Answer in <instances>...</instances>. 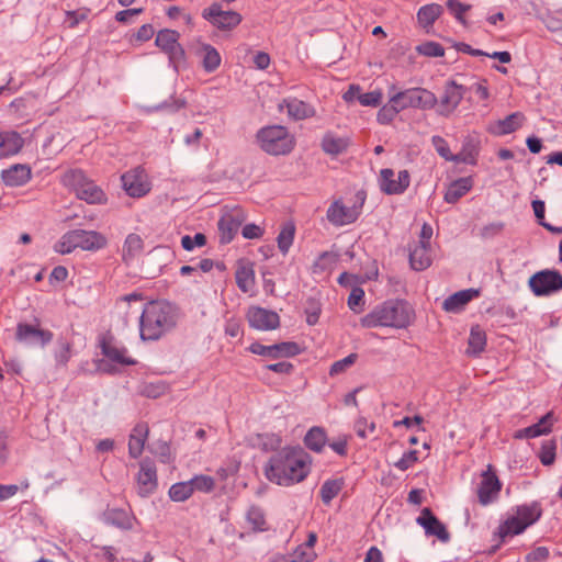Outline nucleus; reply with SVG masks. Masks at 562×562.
<instances>
[{"instance_id":"nucleus-25","label":"nucleus","mask_w":562,"mask_h":562,"mask_svg":"<svg viewBox=\"0 0 562 562\" xmlns=\"http://www.w3.org/2000/svg\"><path fill=\"white\" fill-rule=\"evenodd\" d=\"M195 55L201 61V66L206 72H214L222 63L218 50L207 43H201L195 48Z\"/></svg>"},{"instance_id":"nucleus-43","label":"nucleus","mask_w":562,"mask_h":562,"mask_svg":"<svg viewBox=\"0 0 562 562\" xmlns=\"http://www.w3.org/2000/svg\"><path fill=\"white\" fill-rule=\"evenodd\" d=\"M301 353L299 344L294 341H282L271 345L270 359L291 358Z\"/></svg>"},{"instance_id":"nucleus-62","label":"nucleus","mask_w":562,"mask_h":562,"mask_svg":"<svg viewBox=\"0 0 562 562\" xmlns=\"http://www.w3.org/2000/svg\"><path fill=\"white\" fill-rule=\"evenodd\" d=\"M349 438L347 435H340L328 445L338 456L346 457L348 454Z\"/></svg>"},{"instance_id":"nucleus-52","label":"nucleus","mask_w":562,"mask_h":562,"mask_svg":"<svg viewBox=\"0 0 562 562\" xmlns=\"http://www.w3.org/2000/svg\"><path fill=\"white\" fill-rule=\"evenodd\" d=\"M364 305V291L360 286H353L349 297H348V306L355 313H359L362 311Z\"/></svg>"},{"instance_id":"nucleus-5","label":"nucleus","mask_w":562,"mask_h":562,"mask_svg":"<svg viewBox=\"0 0 562 562\" xmlns=\"http://www.w3.org/2000/svg\"><path fill=\"white\" fill-rule=\"evenodd\" d=\"M60 182L88 204H105L108 202L104 190L88 178L82 169L75 168L65 171Z\"/></svg>"},{"instance_id":"nucleus-27","label":"nucleus","mask_w":562,"mask_h":562,"mask_svg":"<svg viewBox=\"0 0 562 562\" xmlns=\"http://www.w3.org/2000/svg\"><path fill=\"white\" fill-rule=\"evenodd\" d=\"M283 108L286 109L288 115L295 121L310 119L315 115V109L311 104L296 98L284 99L280 104V109L282 110Z\"/></svg>"},{"instance_id":"nucleus-16","label":"nucleus","mask_w":562,"mask_h":562,"mask_svg":"<svg viewBox=\"0 0 562 562\" xmlns=\"http://www.w3.org/2000/svg\"><path fill=\"white\" fill-rule=\"evenodd\" d=\"M411 183V175L407 170H401L396 175L391 168L380 170L379 187L387 195H398L406 191Z\"/></svg>"},{"instance_id":"nucleus-53","label":"nucleus","mask_w":562,"mask_h":562,"mask_svg":"<svg viewBox=\"0 0 562 562\" xmlns=\"http://www.w3.org/2000/svg\"><path fill=\"white\" fill-rule=\"evenodd\" d=\"M417 52L428 57H442L445 55V48L437 42H426L417 46Z\"/></svg>"},{"instance_id":"nucleus-64","label":"nucleus","mask_w":562,"mask_h":562,"mask_svg":"<svg viewBox=\"0 0 562 562\" xmlns=\"http://www.w3.org/2000/svg\"><path fill=\"white\" fill-rule=\"evenodd\" d=\"M549 554L548 548L538 547L526 555V562H544Z\"/></svg>"},{"instance_id":"nucleus-37","label":"nucleus","mask_w":562,"mask_h":562,"mask_svg":"<svg viewBox=\"0 0 562 562\" xmlns=\"http://www.w3.org/2000/svg\"><path fill=\"white\" fill-rule=\"evenodd\" d=\"M296 227L295 224L291 221L285 222L281 225L279 235L277 237V244L280 252L282 255H286L293 245L295 237Z\"/></svg>"},{"instance_id":"nucleus-30","label":"nucleus","mask_w":562,"mask_h":562,"mask_svg":"<svg viewBox=\"0 0 562 562\" xmlns=\"http://www.w3.org/2000/svg\"><path fill=\"white\" fill-rule=\"evenodd\" d=\"M105 524L120 529L130 530L133 528L134 516L121 508H108L103 513Z\"/></svg>"},{"instance_id":"nucleus-44","label":"nucleus","mask_w":562,"mask_h":562,"mask_svg":"<svg viewBox=\"0 0 562 562\" xmlns=\"http://www.w3.org/2000/svg\"><path fill=\"white\" fill-rule=\"evenodd\" d=\"M525 121V116L520 112H514L507 115L504 120L498 121V134L507 135L516 132Z\"/></svg>"},{"instance_id":"nucleus-48","label":"nucleus","mask_w":562,"mask_h":562,"mask_svg":"<svg viewBox=\"0 0 562 562\" xmlns=\"http://www.w3.org/2000/svg\"><path fill=\"white\" fill-rule=\"evenodd\" d=\"M358 360V355L352 352L348 355L346 358L335 361L330 369L329 375L335 376L346 372L350 367H352Z\"/></svg>"},{"instance_id":"nucleus-49","label":"nucleus","mask_w":562,"mask_h":562,"mask_svg":"<svg viewBox=\"0 0 562 562\" xmlns=\"http://www.w3.org/2000/svg\"><path fill=\"white\" fill-rule=\"evenodd\" d=\"M447 8L450 13L462 24L467 25L464 14L471 9L470 4L462 3L459 0H448Z\"/></svg>"},{"instance_id":"nucleus-10","label":"nucleus","mask_w":562,"mask_h":562,"mask_svg":"<svg viewBox=\"0 0 562 562\" xmlns=\"http://www.w3.org/2000/svg\"><path fill=\"white\" fill-rule=\"evenodd\" d=\"M528 286L536 296H549L562 290V274L558 270H540L529 278Z\"/></svg>"},{"instance_id":"nucleus-50","label":"nucleus","mask_w":562,"mask_h":562,"mask_svg":"<svg viewBox=\"0 0 562 562\" xmlns=\"http://www.w3.org/2000/svg\"><path fill=\"white\" fill-rule=\"evenodd\" d=\"M431 144L436 149L437 154L447 161H452L454 159V154L451 153L450 147L447 140L439 135H434L431 137Z\"/></svg>"},{"instance_id":"nucleus-41","label":"nucleus","mask_w":562,"mask_h":562,"mask_svg":"<svg viewBox=\"0 0 562 562\" xmlns=\"http://www.w3.org/2000/svg\"><path fill=\"white\" fill-rule=\"evenodd\" d=\"M349 140L342 137H335L333 134H326L322 139V149L333 156H337L347 150Z\"/></svg>"},{"instance_id":"nucleus-29","label":"nucleus","mask_w":562,"mask_h":562,"mask_svg":"<svg viewBox=\"0 0 562 562\" xmlns=\"http://www.w3.org/2000/svg\"><path fill=\"white\" fill-rule=\"evenodd\" d=\"M432 262L431 249L424 244H415L409 250V263L412 269L423 271L430 267Z\"/></svg>"},{"instance_id":"nucleus-35","label":"nucleus","mask_w":562,"mask_h":562,"mask_svg":"<svg viewBox=\"0 0 562 562\" xmlns=\"http://www.w3.org/2000/svg\"><path fill=\"white\" fill-rule=\"evenodd\" d=\"M443 13V7L439 3H429L419 8L417 12V21L424 27L428 29L434 25L436 20Z\"/></svg>"},{"instance_id":"nucleus-28","label":"nucleus","mask_w":562,"mask_h":562,"mask_svg":"<svg viewBox=\"0 0 562 562\" xmlns=\"http://www.w3.org/2000/svg\"><path fill=\"white\" fill-rule=\"evenodd\" d=\"M477 295L479 291L473 289L456 292L443 301L442 308L446 312L458 313L462 311L465 307V305Z\"/></svg>"},{"instance_id":"nucleus-3","label":"nucleus","mask_w":562,"mask_h":562,"mask_svg":"<svg viewBox=\"0 0 562 562\" xmlns=\"http://www.w3.org/2000/svg\"><path fill=\"white\" fill-rule=\"evenodd\" d=\"M415 319V311L411 304L401 299L387 300L360 318L363 328L391 327L407 328Z\"/></svg>"},{"instance_id":"nucleus-56","label":"nucleus","mask_w":562,"mask_h":562,"mask_svg":"<svg viewBox=\"0 0 562 562\" xmlns=\"http://www.w3.org/2000/svg\"><path fill=\"white\" fill-rule=\"evenodd\" d=\"M418 462V451L409 450L405 452L402 458L394 463V467L401 471H406Z\"/></svg>"},{"instance_id":"nucleus-12","label":"nucleus","mask_w":562,"mask_h":562,"mask_svg":"<svg viewBox=\"0 0 562 562\" xmlns=\"http://www.w3.org/2000/svg\"><path fill=\"white\" fill-rule=\"evenodd\" d=\"M122 187L131 198H143L151 190V182L143 166H137L121 176Z\"/></svg>"},{"instance_id":"nucleus-11","label":"nucleus","mask_w":562,"mask_h":562,"mask_svg":"<svg viewBox=\"0 0 562 562\" xmlns=\"http://www.w3.org/2000/svg\"><path fill=\"white\" fill-rule=\"evenodd\" d=\"M54 338V334L49 329L41 327V321L34 318L33 324L20 322L15 328L16 341L27 346L45 347Z\"/></svg>"},{"instance_id":"nucleus-47","label":"nucleus","mask_w":562,"mask_h":562,"mask_svg":"<svg viewBox=\"0 0 562 562\" xmlns=\"http://www.w3.org/2000/svg\"><path fill=\"white\" fill-rule=\"evenodd\" d=\"M191 483V486L194 491L203 492V493H210L215 487V480L210 475H195L191 480H189Z\"/></svg>"},{"instance_id":"nucleus-36","label":"nucleus","mask_w":562,"mask_h":562,"mask_svg":"<svg viewBox=\"0 0 562 562\" xmlns=\"http://www.w3.org/2000/svg\"><path fill=\"white\" fill-rule=\"evenodd\" d=\"M339 260V255L335 251L322 252L311 267L313 274L330 272Z\"/></svg>"},{"instance_id":"nucleus-17","label":"nucleus","mask_w":562,"mask_h":562,"mask_svg":"<svg viewBox=\"0 0 562 562\" xmlns=\"http://www.w3.org/2000/svg\"><path fill=\"white\" fill-rule=\"evenodd\" d=\"M247 214L240 206H235L224 213L218 221V236L221 244L231 243L239 227L246 221Z\"/></svg>"},{"instance_id":"nucleus-22","label":"nucleus","mask_w":562,"mask_h":562,"mask_svg":"<svg viewBox=\"0 0 562 562\" xmlns=\"http://www.w3.org/2000/svg\"><path fill=\"white\" fill-rule=\"evenodd\" d=\"M416 522L424 528L427 536H435L442 542L449 541L450 533L445 524L435 516L429 507L422 509Z\"/></svg>"},{"instance_id":"nucleus-33","label":"nucleus","mask_w":562,"mask_h":562,"mask_svg":"<svg viewBox=\"0 0 562 562\" xmlns=\"http://www.w3.org/2000/svg\"><path fill=\"white\" fill-rule=\"evenodd\" d=\"M144 249V240L143 238L135 234L131 233L126 236L123 247H122V260L125 263H130L137 256L142 254Z\"/></svg>"},{"instance_id":"nucleus-1","label":"nucleus","mask_w":562,"mask_h":562,"mask_svg":"<svg viewBox=\"0 0 562 562\" xmlns=\"http://www.w3.org/2000/svg\"><path fill=\"white\" fill-rule=\"evenodd\" d=\"M311 458L301 448L284 447L270 457L265 465L266 477L278 485L290 486L306 479Z\"/></svg>"},{"instance_id":"nucleus-18","label":"nucleus","mask_w":562,"mask_h":562,"mask_svg":"<svg viewBox=\"0 0 562 562\" xmlns=\"http://www.w3.org/2000/svg\"><path fill=\"white\" fill-rule=\"evenodd\" d=\"M101 353L111 362L121 366H134L136 360L133 359L127 349L122 346L111 333L103 334L99 339Z\"/></svg>"},{"instance_id":"nucleus-20","label":"nucleus","mask_w":562,"mask_h":562,"mask_svg":"<svg viewBox=\"0 0 562 562\" xmlns=\"http://www.w3.org/2000/svg\"><path fill=\"white\" fill-rule=\"evenodd\" d=\"M249 326L258 330H272L280 326L278 313L259 306H251L246 313Z\"/></svg>"},{"instance_id":"nucleus-8","label":"nucleus","mask_w":562,"mask_h":562,"mask_svg":"<svg viewBox=\"0 0 562 562\" xmlns=\"http://www.w3.org/2000/svg\"><path fill=\"white\" fill-rule=\"evenodd\" d=\"M366 199V192L360 190L348 201H344L342 199L335 200L326 212L328 222L335 226H345L355 223L362 212Z\"/></svg>"},{"instance_id":"nucleus-2","label":"nucleus","mask_w":562,"mask_h":562,"mask_svg":"<svg viewBox=\"0 0 562 562\" xmlns=\"http://www.w3.org/2000/svg\"><path fill=\"white\" fill-rule=\"evenodd\" d=\"M178 310L167 301L157 300L145 304L139 318V337L143 341H156L171 331L178 323Z\"/></svg>"},{"instance_id":"nucleus-60","label":"nucleus","mask_w":562,"mask_h":562,"mask_svg":"<svg viewBox=\"0 0 562 562\" xmlns=\"http://www.w3.org/2000/svg\"><path fill=\"white\" fill-rule=\"evenodd\" d=\"M206 244V236L202 233H196L194 237L186 235L181 238V245L186 250H192L195 246L203 247Z\"/></svg>"},{"instance_id":"nucleus-19","label":"nucleus","mask_w":562,"mask_h":562,"mask_svg":"<svg viewBox=\"0 0 562 562\" xmlns=\"http://www.w3.org/2000/svg\"><path fill=\"white\" fill-rule=\"evenodd\" d=\"M137 493L140 497H148L158 486L157 469L150 459L139 463V471L136 475Z\"/></svg>"},{"instance_id":"nucleus-31","label":"nucleus","mask_w":562,"mask_h":562,"mask_svg":"<svg viewBox=\"0 0 562 562\" xmlns=\"http://www.w3.org/2000/svg\"><path fill=\"white\" fill-rule=\"evenodd\" d=\"M473 187L472 177L459 178L450 183L446 193L445 201L450 204L457 203L462 196H464Z\"/></svg>"},{"instance_id":"nucleus-46","label":"nucleus","mask_w":562,"mask_h":562,"mask_svg":"<svg viewBox=\"0 0 562 562\" xmlns=\"http://www.w3.org/2000/svg\"><path fill=\"white\" fill-rule=\"evenodd\" d=\"M401 111L400 104L393 103L391 97L389 103L379 110L376 120L380 124H390Z\"/></svg>"},{"instance_id":"nucleus-15","label":"nucleus","mask_w":562,"mask_h":562,"mask_svg":"<svg viewBox=\"0 0 562 562\" xmlns=\"http://www.w3.org/2000/svg\"><path fill=\"white\" fill-rule=\"evenodd\" d=\"M180 34L177 31L165 29L157 33L155 44L168 55L170 64L177 69L184 61V49L179 43Z\"/></svg>"},{"instance_id":"nucleus-9","label":"nucleus","mask_w":562,"mask_h":562,"mask_svg":"<svg viewBox=\"0 0 562 562\" xmlns=\"http://www.w3.org/2000/svg\"><path fill=\"white\" fill-rule=\"evenodd\" d=\"M395 104H400L402 111L413 108L419 110H431L438 103L434 92L424 88H411L400 91L392 97Z\"/></svg>"},{"instance_id":"nucleus-39","label":"nucleus","mask_w":562,"mask_h":562,"mask_svg":"<svg viewBox=\"0 0 562 562\" xmlns=\"http://www.w3.org/2000/svg\"><path fill=\"white\" fill-rule=\"evenodd\" d=\"M305 446L314 451L322 452L327 443V435L322 427H312L304 437Z\"/></svg>"},{"instance_id":"nucleus-45","label":"nucleus","mask_w":562,"mask_h":562,"mask_svg":"<svg viewBox=\"0 0 562 562\" xmlns=\"http://www.w3.org/2000/svg\"><path fill=\"white\" fill-rule=\"evenodd\" d=\"M168 495L173 502H184L193 495V487L190 481L178 482L170 486Z\"/></svg>"},{"instance_id":"nucleus-58","label":"nucleus","mask_w":562,"mask_h":562,"mask_svg":"<svg viewBox=\"0 0 562 562\" xmlns=\"http://www.w3.org/2000/svg\"><path fill=\"white\" fill-rule=\"evenodd\" d=\"M316 559V553L314 549L305 548L303 544H300L294 550L291 560L295 562H312Z\"/></svg>"},{"instance_id":"nucleus-55","label":"nucleus","mask_w":562,"mask_h":562,"mask_svg":"<svg viewBox=\"0 0 562 562\" xmlns=\"http://www.w3.org/2000/svg\"><path fill=\"white\" fill-rule=\"evenodd\" d=\"M504 228L505 224L503 222L488 223L480 229L479 236L483 239H492L502 234Z\"/></svg>"},{"instance_id":"nucleus-54","label":"nucleus","mask_w":562,"mask_h":562,"mask_svg":"<svg viewBox=\"0 0 562 562\" xmlns=\"http://www.w3.org/2000/svg\"><path fill=\"white\" fill-rule=\"evenodd\" d=\"M555 443L547 441L542 443L539 452V459L543 465H551L555 461Z\"/></svg>"},{"instance_id":"nucleus-13","label":"nucleus","mask_w":562,"mask_h":562,"mask_svg":"<svg viewBox=\"0 0 562 562\" xmlns=\"http://www.w3.org/2000/svg\"><path fill=\"white\" fill-rule=\"evenodd\" d=\"M503 484L498 479L496 471L492 464L486 467V470L481 474V481L477 485L476 494L479 503L482 506H487L497 501L502 491Z\"/></svg>"},{"instance_id":"nucleus-51","label":"nucleus","mask_w":562,"mask_h":562,"mask_svg":"<svg viewBox=\"0 0 562 562\" xmlns=\"http://www.w3.org/2000/svg\"><path fill=\"white\" fill-rule=\"evenodd\" d=\"M553 426V413L549 412L542 416L538 423L531 425L532 431L536 437L548 435L551 432Z\"/></svg>"},{"instance_id":"nucleus-6","label":"nucleus","mask_w":562,"mask_h":562,"mask_svg":"<svg viewBox=\"0 0 562 562\" xmlns=\"http://www.w3.org/2000/svg\"><path fill=\"white\" fill-rule=\"evenodd\" d=\"M256 139L259 147L272 156L289 155L296 145L294 135L283 125L261 127L256 134Z\"/></svg>"},{"instance_id":"nucleus-40","label":"nucleus","mask_w":562,"mask_h":562,"mask_svg":"<svg viewBox=\"0 0 562 562\" xmlns=\"http://www.w3.org/2000/svg\"><path fill=\"white\" fill-rule=\"evenodd\" d=\"M236 284L244 293H249L255 286V271L251 266H240L235 273Z\"/></svg>"},{"instance_id":"nucleus-42","label":"nucleus","mask_w":562,"mask_h":562,"mask_svg":"<svg viewBox=\"0 0 562 562\" xmlns=\"http://www.w3.org/2000/svg\"><path fill=\"white\" fill-rule=\"evenodd\" d=\"M345 486V480L342 477L326 480L319 491L322 502L325 505H329L330 502L340 493Z\"/></svg>"},{"instance_id":"nucleus-26","label":"nucleus","mask_w":562,"mask_h":562,"mask_svg":"<svg viewBox=\"0 0 562 562\" xmlns=\"http://www.w3.org/2000/svg\"><path fill=\"white\" fill-rule=\"evenodd\" d=\"M149 435V427L146 423H138L132 429L128 438V454L137 459L144 451L145 442Z\"/></svg>"},{"instance_id":"nucleus-63","label":"nucleus","mask_w":562,"mask_h":562,"mask_svg":"<svg viewBox=\"0 0 562 562\" xmlns=\"http://www.w3.org/2000/svg\"><path fill=\"white\" fill-rule=\"evenodd\" d=\"M265 229L257 224H246L241 229V235L246 239H259L263 236Z\"/></svg>"},{"instance_id":"nucleus-21","label":"nucleus","mask_w":562,"mask_h":562,"mask_svg":"<svg viewBox=\"0 0 562 562\" xmlns=\"http://www.w3.org/2000/svg\"><path fill=\"white\" fill-rule=\"evenodd\" d=\"M464 90V87L454 80L448 81L439 101L438 114L446 117L450 116L461 103Z\"/></svg>"},{"instance_id":"nucleus-61","label":"nucleus","mask_w":562,"mask_h":562,"mask_svg":"<svg viewBox=\"0 0 562 562\" xmlns=\"http://www.w3.org/2000/svg\"><path fill=\"white\" fill-rule=\"evenodd\" d=\"M89 9L67 11L66 23L69 29H75L80 22L88 19Z\"/></svg>"},{"instance_id":"nucleus-57","label":"nucleus","mask_w":562,"mask_h":562,"mask_svg":"<svg viewBox=\"0 0 562 562\" xmlns=\"http://www.w3.org/2000/svg\"><path fill=\"white\" fill-rule=\"evenodd\" d=\"M383 93L381 90H374L358 95V101L363 106H378L381 104Z\"/></svg>"},{"instance_id":"nucleus-38","label":"nucleus","mask_w":562,"mask_h":562,"mask_svg":"<svg viewBox=\"0 0 562 562\" xmlns=\"http://www.w3.org/2000/svg\"><path fill=\"white\" fill-rule=\"evenodd\" d=\"M246 520L254 532H263L269 530L266 514L260 506L251 505L247 510Z\"/></svg>"},{"instance_id":"nucleus-23","label":"nucleus","mask_w":562,"mask_h":562,"mask_svg":"<svg viewBox=\"0 0 562 562\" xmlns=\"http://www.w3.org/2000/svg\"><path fill=\"white\" fill-rule=\"evenodd\" d=\"M31 179L32 169L26 164H14L1 171V180L7 187H22Z\"/></svg>"},{"instance_id":"nucleus-7","label":"nucleus","mask_w":562,"mask_h":562,"mask_svg":"<svg viewBox=\"0 0 562 562\" xmlns=\"http://www.w3.org/2000/svg\"><path fill=\"white\" fill-rule=\"evenodd\" d=\"M108 245L106 237L95 231L74 229L61 236L55 245V250L61 255L70 254L77 248L97 251Z\"/></svg>"},{"instance_id":"nucleus-34","label":"nucleus","mask_w":562,"mask_h":562,"mask_svg":"<svg viewBox=\"0 0 562 562\" xmlns=\"http://www.w3.org/2000/svg\"><path fill=\"white\" fill-rule=\"evenodd\" d=\"M480 154V144L479 142H475L472 138H467L463 144L462 148L458 154H454L453 162L456 164H468V165H476L477 164V157Z\"/></svg>"},{"instance_id":"nucleus-59","label":"nucleus","mask_w":562,"mask_h":562,"mask_svg":"<svg viewBox=\"0 0 562 562\" xmlns=\"http://www.w3.org/2000/svg\"><path fill=\"white\" fill-rule=\"evenodd\" d=\"M375 430V424L373 422L369 423L367 418L359 417L355 422V431L358 437L364 439L368 437V434H372Z\"/></svg>"},{"instance_id":"nucleus-32","label":"nucleus","mask_w":562,"mask_h":562,"mask_svg":"<svg viewBox=\"0 0 562 562\" xmlns=\"http://www.w3.org/2000/svg\"><path fill=\"white\" fill-rule=\"evenodd\" d=\"M486 342L485 330L480 325L472 326L468 339L467 355L474 357L481 355L485 350Z\"/></svg>"},{"instance_id":"nucleus-14","label":"nucleus","mask_w":562,"mask_h":562,"mask_svg":"<svg viewBox=\"0 0 562 562\" xmlns=\"http://www.w3.org/2000/svg\"><path fill=\"white\" fill-rule=\"evenodd\" d=\"M202 16L221 31H232L243 21L240 13L232 10L224 11L218 3H213L209 8H205L202 11Z\"/></svg>"},{"instance_id":"nucleus-4","label":"nucleus","mask_w":562,"mask_h":562,"mask_svg":"<svg viewBox=\"0 0 562 562\" xmlns=\"http://www.w3.org/2000/svg\"><path fill=\"white\" fill-rule=\"evenodd\" d=\"M512 512L513 514L503 520L494 532V538L498 539V544L506 542L509 538L524 533L528 527L541 518L543 510L540 502L533 501L528 504L517 505Z\"/></svg>"},{"instance_id":"nucleus-24","label":"nucleus","mask_w":562,"mask_h":562,"mask_svg":"<svg viewBox=\"0 0 562 562\" xmlns=\"http://www.w3.org/2000/svg\"><path fill=\"white\" fill-rule=\"evenodd\" d=\"M24 146V138L15 131L0 132V158L18 155Z\"/></svg>"}]
</instances>
